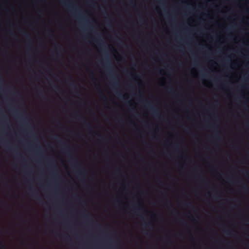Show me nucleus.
Here are the masks:
<instances>
[{"label": "nucleus", "instance_id": "nucleus-1", "mask_svg": "<svg viewBox=\"0 0 249 249\" xmlns=\"http://www.w3.org/2000/svg\"><path fill=\"white\" fill-rule=\"evenodd\" d=\"M71 160L73 161L74 166L75 167L78 168L79 169L80 171L79 172V174H80V175L85 174H86L85 170L83 169L82 168H81V167L79 165V164L77 161V160L74 157H71Z\"/></svg>", "mask_w": 249, "mask_h": 249}, {"label": "nucleus", "instance_id": "nucleus-2", "mask_svg": "<svg viewBox=\"0 0 249 249\" xmlns=\"http://www.w3.org/2000/svg\"><path fill=\"white\" fill-rule=\"evenodd\" d=\"M146 107L152 110L153 115L157 117H160V113L159 111L155 108L153 105L151 104H147L146 105Z\"/></svg>", "mask_w": 249, "mask_h": 249}, {"label": "nucleus", "instance_id": "nucleus-3", "mask_svg": "<svg viewBox=\"0 0 249 249\" xmlns=\"http://www.w3.org/2000/svg\"><path fill=\"white\" fill-rule=\"evenodd\" d=\"M21 33L28 39L29 41H31V36L28 33L25 31H21Z\"/></svg>", "mask_w": 249, "mask_h": 249}, {"label": "nucleus", "instance_id": "nucleus-4", "mask_svg": "<svg viewBox=\"0 0 249 249\" xmlns=\"http://www.w3.org/2000/svg\"><path fill=\"white\" fill-rule=\"evenodd\" d=\"M85 127L89 131H91L92 129L91 126L89 123L86 121L85 120L83 121Z\"/></svg>", "mask_w": 249, "mask_h": 249}, {"label": "nucleus", "instance_id": "nucleus-5", "mask_svg": "<svg viewBox=\"0 0 249 249\" xmlns=\"http://www.w3.org/2000/svg\"><path fill=\"white\" fill-rule=\"evenodd\" d=\"M182 204L183 206H184L185 207H189V208H193L194 207L193 204L191 203H188V202L183 201V202H182Z\"/></svg>", "mask_w": 249, "mask_h": 249}, {"label": "nucleus", "instance_id": "nucleus-6", "mask_svg": "<svg viewBox=\"0 0 249 249\" xmlns=\"http://www.w3.org/2000/svg\"><path fill=\"white\" fill-rule=\"evenodd\" d=\"M61 2L63 5H64V6H65L66 7H67L70 9L72 7V6L71 4L67 3L66 2V1L64 0H61Z\"/></svg>", "mask_w": 249, "mask_h": 249}, {"label": "nucleus", "instance_id": "nucleus-7", "mask_svg": "<svg viewBox=\"0 0 249 249\" xmlns=\"http://www.w3.org/2000/svg\"><path fill=\"white\" fill-rule=\"evenodd\" d=\"M31 192H32V196L33 197H34V198L37 199V200H39L40 199V197L38 196H37L35 193H34V190H33L32 189H30Z\"/></svg>", "mask_w": 249, "mask_h": 249}, {"label": "nucleus", "instance_id": "nucleus-8", "mask_svg": "<svg viewBox=\"0 0 249 249\" xmlns=\"http://www.w3.org/2000/svg\"><path fill=\"white\" fill-rule=\"evenodd\" d=\"M47 34L48 36L52 37L53 36V31L51 29H50L47 32Z\"/></svg>", "mask_w": 249, "mask_h": 249}, {"label": "nucleus", "instance_id": "nucleus-9", "mask_svg": "<svg viewBox=\"0 0 249 249\" xmlns=\"http://www.w3.org/2000/svg\"><path fill=\"white\" fill-rule=\"evenodd\" d=\"M0 249H7L6 246L1 241H0Z\"/></svg>", "mask_w": 249, "mask_h": 249}, {"label": "nucleus", "instance_id": "nucleus-10", "mask_svg": "<svg viewBox=\"0 0 249 249\" xmlns=\"http://www.w3.org/2000/svg\"><path fill=\"white\" fill-rule=\"evenodd\" d=\"M55 48L57 51L60 52L62 50V48L61 45L58 44H55Z\"/></svg>", "mask_w": 249, "mask_h": 249}, {"label": "nucleus", "instance_id": "nucleus-11", "mask_svg": "<svg viewBox=\"0 0 249 249\" xmlns=\"http://www.w3.org/2000/svg\"><path fill=\"white\" fill-rule=\"evenodd\" d=\"M64 150L68 154H69L72 151V149L69 147H67Z\"/></svg>", "mask_w": 249, "mask_h": 249}, {"label": "nucleus", "instance_id": "nucleus-12", "mask_svg": "<svg viewBox=\"0 0 249 249\" xmlns=\"http://www.w3.org/2000/svg\"><path fill=\"white\" fill-rule=\"evenodd\" d=\"M168 92L170 93L173 94L174 92V89L172 87H170L168 88Z\"/></svg>", "mask_w": 249, "mask_h": 249}, {"label": "nucleus", "instance_id": "nucleus-13", "mask_svg": "<svg viewBox=\"0 0 249 249\" xmlns=\"http://www.w3.org/2000/svg\"><path fill=\"white\" fill-rule=\"evenodd\" d=\"M111 85L114 87H116L118 85V84L117 82H114L111 83Z\"/></svg>", "mask_w": 249, "mask_h": 249}, {"label": "nucleus", "instance_id": "nucleus-14", "mask_svg": "<svg viewBox=\"0 0 249 249\" xmlns=\"http://www.w3.org/2000/svg\"><path fill=\"white\" fill-rule=\"evenodd\" d=\"M117 95L118 96V97H119L120 98L123 99V98H124V96L123 95H122L120 93H118L117 94Z\"/></svg>", "mask_w": 249, "mask_h": 249}, {"label": "nucleus", "instance_id": "nucleus-15", "mask_svg": "<svg viewBox=\"0 0 249 249\" xmlns=\"http://www.w3.org/2000/svg\"><path fill=\"white\" fill-rule=\"evenodd\" d=\"M224 232L228 235H232L231 232L228 231L224 230Z\"/></svg>", "mask_w": 249, "mask_h": 249}, {"label": "nucleus", "instance_id": "nucleus-16", "mask_svg": "<svg viewBox=\"0 0 249 249\" xmlns=\"http://www.w3.org/2000/svg\"><path fill=\"white\" fill-rule=\"evenodd\" d=\"M71 87L72 88H73V89H76V85L74 83L71 84Z\"/></svg>", "mask_w": 249, "mask_h": 249}, {"label": "nucleus", "instance_id": "nucleus-17", "mask_svg": "<svg viewBox=\"0 0 249 249\" xmlns=\"http://www.w3.org/2000/svg\"><path fill=\"white\" fill-rule=\"evenodd\" d=\"M152 225V223L151 222H148L146 224H145V227H149Z\"/></svg>", "mask_w": 249, "mask_h": 249}, {"label": "nucleus", "instance_id": "nucleus-18", "mask_svg": "<svg viewBox=\"0 0 249 249\" xmlns=\"http://www.w3.org/2000/svg\"><path fill=\"white\" fill-rule=\"evenodd\" d=\"M180 222L183 225H186V222L185 221H184V220H180Z\"/></svg>", "mask_w": 249, "mask_h": 249}, {"label": "nucleus", "instance_id": "nucleus-19", "mask_svg": "<svg viewBox=\"0 0 249 249\" xmlns=\"http://www.w3.org/2000/svg\"><path fill=\"white\" fill-rule=\"evenodd\" d=\"M214 137H215V138H217V139H219V138H220V137L218 136V135H217V134H215L214 135Z\"/></svg>", "mask_w": 249, "mask_h": 249}, {"label": "nucleus", "instance_id": "nucleus-20", "mask_svg": "<svg viewBox=\"0 0 249 249\" xmlns=\"http://www.w3.org/2000/svg\"><path fill=\"white\" fill-rule=\"evenodd\" d=\"M245 173L247 176L249 177V171H246Z\"/></svg>", "mask_w": 249, "mask_h": 249}, {"label": "nucleus", "instance_id": "nucleus-21", "mask_svg": "<svg viewBox=\"0 0 249 249\" xmlns=\"http://www.w3.org/2000/svg\"><path fill=\"white\" fill-rule=\"evenodd\" d=\"M138 206H139L138 207V210H143V208L142 207H140L139 205H138Z\"/></svg>", "mask_w": 249, "mask_h": 249}, {"label": "nucleus", "instance_id": "nucleus-22", "mask_svg": "<svg viewBox=\"0 0 249 249\" xmlns=\"http://www.w3.org/2000/svg\"><path fill=\"white\" fill-rule=\"evenodd\" d=\"M74 115H75V116L76 118H78V117H79V118H81V116H78V115H77V114H74Z\"/></svg>", "mask_w": 249, "mask_h": 249}, {"label": "nucleus", "instance_id": "nucleus-23", "mask_svg": "<svg viewBox=\"0 0 249 249\" xmlns=\"http://www.w3.org/2000/svg\"><path fill=\"white\" fill-rule=\"evenodd\" d=\"M38 93L40 94H41L43 93V91L42 90H38Z\"/></svg>", "mask_w": 249, "mask_h": 249}, {"label": "nucleus", "instance_id": "nucleus-24", "mask_svg": "<svg viewBox=\"0 0 249 249\" xmlns=\"http://www.w3.org/2000/svg\"><path fill=\"white\" fill-rule=\"evenodd\" d=\"M103 99L105 100H107L106 97L105 96L103 95Z\"/></svg>", "mask_w": 249, "mask_h": 249}, {"label": "nucleus", "instance_id": "nucleus-25", "mask_svg": "<svg viewBox=\"0 0 249 249\" xmlns=\"http://www.w3.org/2000/svg\"><path fill=\"white\" fill-rule=\"evenodd\" d=\"M108 67H109V68H112V66H111V65H110V64H108Z\"/></svg>", "mask_w": 249, "mask_h": 249}, {"label": "nucleus", "instance_id": "nucleus-26", "mask_svg": "<svg viewBox=\"0 0 249 249\" xmlns=\"http://www.w3.org/2000/svg\"><path fill=\"white\" fill-rule=\"evenodd\" d=\"M50 161H51L53 163V164H54V162L52 160H50Z\"/></svg>", "mask_w": 249, "mask_h": 249}, {"label": "nucleus", "instance_id": "nucleus-27", "mask_svg": "<svg viewBox=\"0 0 249 249\" xmlns=\"http://www.w3.org/2000/svg\"><path fill=\"white\" fill-rule=\"evenodd\" d=\"M59 142L61 144H63V142L62 141H59Z\"/></svg>", "mask_w": 249, "mask_h": 249}, {"label": "nucleus", "instance_id": "nucleus-28", "mask_svg": "<svg viewBox=\"0 0 249 249\" xmlns=\"http://www.w3.org/2000/svg\"><path fill=\"white\" fill-rule=\"evenodd\" d=\"M246 125H247V127H249V123H247L246 124Z\"/></svg>", "mask_w": 249, "mask_h": 249}, {"label": "nucleus", "instance_id": "nucleus-29", "mask_svg": "<svg viewBox=\"0 0 249 249\" xmlns=\"http://www.w3.org/2000/svg\"><path fill=\"white\" fill-rule=\"evenodd\" d=\"M243 188L245 189V190H247V188L246 187V186H244L243 187Z\"/></svg>", "mask_w": 249, "mask_h": 249}, {"label": "nucleus", "instance_id": "nucleus-30", "mask_svg": "<svg viewBox=\"0 0 249 249\" xmlns=\"http://www.w3.org/2000/svg\"><path fill=\"white\" fill-rule=\"evenodd\" d=\"M173 213H177V212L176 211H174V210L173 211Z\"/></svg>", "mask_w": 249, "mask_h": 249}, {"label": "nucleus", "instance_id": "nucleus-31", "mask_svg": "<svg viewBox=\"0 0 249 249\" xmlns=\"http://www.w3.org/2000/svg\"><path fill=\"white\" fill-rule=\"evenodd\" d=\"M92 79L93 80H96V79H95V78L94 77H92Z\"/></svg>", "mask_w": 249, "mask_h": 249}, {"label": "nucleus", "instance_id": "nucleus-32", "mask_svg": "<svg viewBox=\"0 0 249 249\" xmlns=\"http://www.w3.org/2000/svg\"><path fill=\"white\" fill-rule=\"evenodd\" d=\"M85 216L86 217H89V215H85Z\"/></svg>", "mask_w": 249, "mask_h": 249}, {"label": "nucleus", "instance_id": "nucleus-33", "mask_svg": "<svg viewBox=\"0 0 249 249\" xmlns=\"http://www.w3.org/2000/svg\"><path fill=\"white\" fill-rule=\"evenodd\" d=\"M0 81H2V78L0 76Z\"/></svg>", "mask_w": 249, "mask_h": 249}, {"label": "nucleus", "instance_id": "nucleus-34", "mask_svg": "<svg viewBox=\"0 0 249 249\" xmlns=\"http://www.w3.org/2000/svg\"><path fill=\"white\" fill-rule=\"evenodd\" d=\"M54 139H57V137L56 136H55V137H54Z\"/></svg>", "mask_w": 249, "mask_h": 249}, {"label": "nucleus", "instance_id": "nucleus-35", "mask_svg": "<svg viewBox=\"0 0 249 249\" xmlns=\"http://www.w3.org/2000/svg\"><path fill=\"white\" fill-rule=\"evenodd\" d=\"M136 76L137 78H139V76L138 75H136Z\"/></svg>", "mask_w": 249, "mask_h": 249}, {"label": "nucleus", "instance_id": "nucleus-36", "mask_svg": "<svg viewBox=\"0 0 249 249\" xmlns=\"http://www.w3.org/2000/svg\"><path fill=\"white\" fill-rule=\"evenodd\" d=\"M59 124H60L61 125H62V124H61V123L60 122H59Z\"/></svg>", "mask_w": 249, "mask_h": 249}, {"label": "nucleus", "instance_id": "nucleus-37", "mask_svg": "<svg viewBox=\"0 0 249 249\" xmlns=\"http://www.w3.org/2000/svg\"><path fill=\"white\" fill-rule=\"evenodd\" d=\"M102 140H105V138H102Z\"/></svg>", "mask_w": 249, "mask_h": 249}, {"label": "nucleus", "instance_id": "nucleus-38", "mask_svg": "<svg viewBox=\"0 0 249 249\" xmlns=\"http://www.w3.org/2000/svg\"><path fill=\"white\" fill-rule=\"evenodd\" d=\"M0 232H1V231L0 230Z\"/></svg>", "mask_w": 249, "mask_h": 249}]
</instances>
